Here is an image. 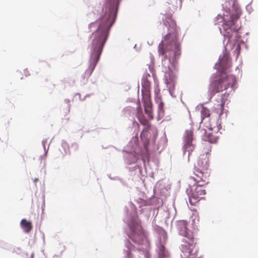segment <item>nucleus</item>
I'll use <instances>...</instances> for the list:
<instances>
[{
  "mask_svg": "<svg viewBox=\"0 0 258 258\" xmlns=\"http://www.w3.org/2000/svg\"><path fill=\"white\" fill-rule=\"evenodd\" d=\"M138 118L140 122V123L144 125L147 126L148 127L150 128L151 127V125L149 123L148 120L143 115H139L138 117Z\"/></svg>",
  "mask_w": 258,
  "mask_h": 258,
  "instance_id": "nucleus-22",
  "label": "nucleus"
},
{
  "mask_svg": "<svg viewBox=\"0 0 258 258\" xmlns=\"http://www.w3.org/2000/svg\"><path fill=\"white\" fill-rule=\"evenodd\" d=\"M38 180V178H35L34 179V181L35 183H36Z\"/></svg>",
  "mask_w": 258,
  "mask_h": 258,
  "instance_id": "nucleus-26",
  "label": "nucleus"
},
{
  "mask_svg": "<svg viewBox=\"0 0 258 258\" xmlns=\"http://www.w3.org/2000/svg\"><path fill=\"white\" fill-rule=\"evenodd\" d=\"M68 112H70V105H68Z\"/></svg>",
  "mask_w": 258,
  "mask_h": 258,
  "instance_id": "nucleus-27",
  "label": "nucleus"
},
{
  "mask_svg": "<svg viewBox=\"0 0 258 258\" xmlns=\"http://www.w3.org/2000/svg\"><path fill=\"white\" fill-rule=\"evenodd\" d=\"M221 121L218 118H210L208 122H205V126L208 130L213 131L214 133H218L221 128Z\"/></svg>",
  "mask_w": 258,
  "mask_h": 258,
  "instance_id": "nucleus-11",
  "label": "nucleus"
},
{
  "mask_svg": "<svg viewBox=\"0 0 258 258\" xmlns=\"http://www.w3.org/2000/svg\"><path fill=\"white\" fill-rule=\"evenodd\" d=\"M189 180V182L191 183V181H195L196 186L194 185L190 188V191L188 192L189 203L191 205H195L201 199L204 198L206 194V191L204 185L208 183V180L206 181H199L197 180Z\"/></svg>",
  "mask_w": 258,
  "mask_h": 258,
  "instance_id": "nucleus-7",
  "label": "nucleus"
},
{
  "mask_svg": "<svg viewBox=\"0 0 258 258\" xmlns=\"http://www.w3.org/2000/svg\"><path fill=\"white\" fill-rule=\"evenodd\" d=\"M119 2V0H107L102 8V17L90 25V28L98 27L93 33L89 65L84 73V80L88 79L90 76L100 58L109 35V29L115 20Z\"/></svg>",
  "mask_w": 258,
  "mask_h": 258,
  "instance_id": "nucleus-1",
  "label": "nucleus"
},
{
  "mask_svg": "<svg viewBox=\"0 0 258 258\" xmlns=\"http://www.w3.org/2000/svg\"><path fill=\"white\" fill-rule=\"evenodd\" d=\"M165 81L169 89H171L174 88L175 76L172 72H167L165 73Z\"/></svg>",
  "mask_w": 258,
  "mask_h": 258,
  "instance_id": "nucleus-15",
  "label": "nucleus"
},
{
  "mask_svg": "<svg viewBox=\"0 0 258 258\" xmlns=\"http://www.w3.org/2000/svg\"><path fill=\"white\" fill-rule=\"evenodd\" d=\"M163 21L164 25L167 28L168 33L159 44L158 52L165 58L170 59L173 57L176 59L180 55L181 51L176 23L170 17H166Z\"/></svg>",
  "mask_w": 258,
  "mask_h": 258,
  "instance_id": "nucleus-2",
  "label": "nucleus"
},
{
  "mask_svg": "<svg viewBox=\"0 0 258 258\" xmlns=\"http://www.w3.org/2000/svg\"><path fill=\"white\" fill-rule=\"evenodd\" d=\"M220 134L221 133H219V132L214 133L213 131L208 130V132L205 131L204 139L210 143H215L218 141Z\"/></svg>",
  "mask_w": 258,
  "mask_h": 258,
  "instance_id": "nucleus-14",
  "label": "nucleus"
},
{
  "mask_svg": "<svg viewBox=\"0 0 258 258\" xmlns=\"http://www.w3.org/2000/svg\"><path fill=\"white\" fill-rule=\"evenodd\" d=\"M176 226L179 234L184 237L181 245V250L187 251V246L189 245L193 246L194 243L196 242V235L187 228V222L185 220L178 221Z\"/></svg>",
  "mask_w": 258,
  "mask_h": 258,
  "instance_id": "nucleus-6",
  "label": "nucleus"
},
{
  "mask_svg": "<svg viewBox=\"0 0 258 258\" xmlns=\"http://www.w3.org/2000/svg\"><path fill=\"white\" fill-rule=\"evenodd\" d=\"M221 84L219 79L212 82L210 86V89L211 92L213 94H215L222 91L223 90Z\"/></svg>",
  "mask_w": 258,
  "mask_h": 258,
  "instance_id": "nucleus-16",
  "label": "nucleus"
},
{
  "mask_svg": "<svg viewBox=\"0 0 258 258\" xmlns=\"http://www.w3.org/2000/svg\"><path fill=\"white\" fill-rule=\"evenodd\" d=\"M20 225L25 233H29L33 228L32 223L25 219H23L20 222Z\"/></svg>",
  "mask_w": 258,
  "mask_h": 258,
  "instance_id": "nucleus-17",
  "label": "nucleus"
},
{
  "mask_svg": "<svg viewBox=\"0 0 258 258\" xmlns=\"http://www.w3.org/2000/svg\"><path fill=\"white\" fill-rule=\"evenodd\" d=\"M164 103L161 101L158 104V110L160 112L163 111Z\"/></svg>",
  "mask_w": 258,
  "mask_h": 258,
  "instance_id": "nucleus-24",
  "label": "nucleus"
},
{
  "mask_svg": "<svg viewBox=\"0 0 258 258\" xmlns=\"http://www.w3.org/2000/svg\"><path fill=\"white\" fill-rule=\"evenodd\" d=\"M224 104V101L222 99L220 104H215V111L218 114L219 117L223 113Z\"/></svg>",
  "mask_w": 258,
  "mask_h": 258,
  "instance_id": "nucleus-18",
  "label": "nucleus"
},
{
  "mask_svg": "<svg viewBox=\"0 0 258 258\" xmlns=\"http://www.w3.org/2000/svg\"><path fill=\"white\" fill-rule=\"evenodd\" d=\"M184 153H187L189 156L191 153L195 148V145L193 143V131L186 130L183 137Z\"/></svg>",
  "mask_w": 258,
  "mask_h": 258,
  "instance_id": "nucleus-8",
  "label": "nucleus"
},
{
  "mask_svg": "<svg viewBox=\"0 0 258 258\" xmlns=\"http://www.w3.org/2000/svg\"><path fill=\"white\" fill-rule=\"evenodd\" d=\"M230 66V62L227 55H223L219 58L218 63L215 65L216 68L219 71L224 72Z\"/></svg>",
  "mask_w": 258,
  "mask_h": 258,
  "instance_id": "nucleus-13",
  "label": "nucleus"
},
{
  "mask_svg": "<svg viewBox=\"0 0 258 258\" xmlns=\"http://www.w3.org/2000/svg\"><path fill=\"white\" fill-rule=\"evenodd\" d=\"M241 14L239 9H236L235 12H232L229 17L224 15L223 18L224 23L223 29L224 30V41L227 39L226 45L228 43H234L240 38L238 30L239 27L236 25L237 20Z\"/></svg>",
  "mask_w": 258,
  "mask_h": 258,
  "instance_id": "nucleus-3",
  "label": "nucleus"
},
{
  "mask_svg": "<svg viewBox=\"0 0 258 258\" xmlns=\"http://www.w3.org/2000/svg\"><path fill=\"white\" fill-rule=\"evenodd\" d=\"M201 117L202 118L201 123H202L205 117L210 116V110L206 107L202 106L201 110Z\"/></svg>",
  "mask_w": 258,
  "mask_h": 258,
  "instance_id": "nucleus-20",
  "label": "nucleus"
},
{
  "mask_svg": "<svg viewBox=\"0 0 258 258\" xmlns=\"http://www.w3.org/2000/svg\"><path fill=\"white\" fill-rule=\"evenodd\" d=\"M150 83L147 80H145L144 83H142V86L144 88V90H142V97H143V96L145 95L147 93H149V94L150 95Z\"/></svg>",
  "mask_w": 258,
  "mask_h": 258,
  "instance_id": "nucleus-19",
  "label": "nucleus"
},
{
  "mask_svg": "<svg viewBox=\"0 0 258 258\" xmlns=\"http://www.w3.org/2000/svg\"><path fill=\"white\" fill-rule=\"evenodd\" d=\"M128 225L130 228L128 237L133 242L139 245L149 244L146 234L141 226V222L138 218L132 219Z\"/></svg>",
  "mask_w": 258,
  "mask_h": 258,
  "instance_id": "nucleus-5",
  "label": "nucleus"
},
{
  "mask_svg": "<svg viewBox=\"0 0 258 258\" xmlns=\"http://www.w3.org/2000/svg\"><path fill=\"white\" fill-rule=\"evenodd\" d=\"M211 149H208V151L201 155L195 166L194 176L189 177V180H197L198 181H206L208 180L209 173L208 169L209 166V156Z\"/></svg>",
  "mask_w": 258,
  "mask_h": 258,
  "instance_id": "nucleus-4",
  "label": "nucleus"
},
{
  "mask_svg": "<svg viewBox=\"0 0 258 258\" xmlns=\"http://www.w3.org/2000/svg\"><path fill=\"white\" fill-rule=\"evenodd\" d=\"M225 3L224 4H222L223 6V8H225V9L227 11H230L231 7L232 8V9L235 11L236 8H235L234 7V3L232 0H225Z\"/></svg>",
  "mask_w": 258,
  "mask_h": 258,
  "instance_id": "nucleus-21",
  "label": "nucleus"
},
{
  "mask_svg": "<svg viewBox=\"0 0 258 258\" xmlns=\"http://www.w3.org/2000/svg\"><path fill=\"white\" fill-rule=\"evenodd\" d=\"M196 242L194 243L193 246H191L189 245L187 246V251L181 250L183 254L186 256L185 258H202V255L199 254L198 250L196 248Z\"/></svg>",
  "mask_w": 258,
  "mask_h": 258,
  "instance_id": "nucleus-12",
  "label": "nucleus"
},
{
  "mask_svg": "<svg viewBox=\"0 0 258 258\" xmlns=\"http://www.w3.org/2000/svg\"><path fill=\"white\" fill-rule=\"evenodd\" d=\"M143 131L141 133V137L142 136Z\"/></svg>",
  "mask_w": 258,
  "mask_h": 258,
  "instance_id": "nucleus-28",
  "label": "nucleus"
},
{
  "mask_svg": "<svg viewBox=\"0 0 258 258\" xmlns=\"http://www.w3.org/2000/svg\"><path fill=\"white\" fill-rule=\"evenodd\" d=\"M219 80L224 90L227 89L230 86L233 87L234 83L236 82V78L232 75H227L225 73H223Z\"/></svg>",
  "mask_w": 258,
  "mask_h": 258,
  "instance_id": "nucleus-9",
  "label": "nucleus"
},
{
  "mask_svg": "<svg viewBox=\"0 0 258 258\" xmlns=\"http://www.w3.org/2000/svg\"><path fill=\"white\" fill-rule=\"evenodd\" d=\"M159 251H158V255L159 258H165L166 256V253L165 251V247L164 246L160 244L159 246Z\"/></svg>",
  "mask_w": 258,
  "mask_h": 258,
  "instance_id": "nucleus-23",
  "label": "nucleus"
},
{
  "mask_svg": "<svg viewBox=\"0 0 258 258\" xmlns=\"http://www.w3.org/2000/svg\"><path fill=\"white\" fill-rule=\"evenodd\" d=\"M142 100L144 103L145 112L148 117L152 119L154 118L153 114L152 104L151 101L150 94L147 93L142 97Z\"/></svg>",
  "mask_w": 258,
  "mask_h": 258,
  "instance_id": "nucleus-10",
  "label": "nucleus"
},
{
  "mask_svg": "<svg viewBox=\"0 0 258 258\" xmlns=\"http://www.w3.org/2000/svg\"><path fill=\"white\" fill-rule=\"evenodd\" d=\"M126 253H127V255L128 256V258H132V256L131 255V253H130V251H127Z\"/></svg>",
  "mask_w": 258,
  "mask_h": 258,
  "instance_id": "nucleus-25",
  "label": "nucleus"
}]
</instances>
